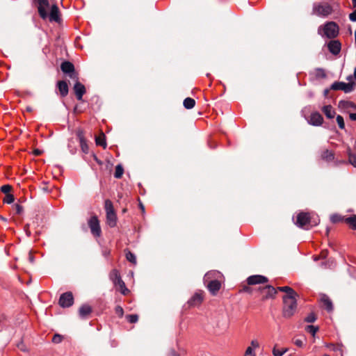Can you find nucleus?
Returning <instances> with one entry per match:
<instances>
[{
	"label": "nucleus",
	"instance_id": "obj_1",
	"mask_svg": "<svg viewBox=\"0 0 356 356\" xmlns=\"http://www.w3.org/2000/svg\"><path fill=\"white\" fill-rule=\"evenodd\" d=\"M296 298L297 297L282 298V315L284 318H291L295 314L297 309Z\"/></svg>",
	"mask_w": 356,
	"mask_h": 356
},
{
	"label": "nucleus",
	"instance_id": "obj_2",
	"mask_svg": "<svg viewBox=\"0 0 356 356\" xmlns=\"http://www.w3.org/2000/svg\"><path fill=\"white\" fill-rule=\"evenodd\" d=\"M104 209L106 214V222L111 227H114L117 225V215L113 208L112 202L110 200H106L104 202Z\"/></svg>",
	"mask_w": 356,
	"mask_h": 356
},
{
	"label": "nucleus",
	"instance_id": "obj_3",
	"mask_svg": "<svg viewBox=\"0 0 356 356\" xmlns=\"http://www.w3.org/2000/svg\"><path fill=\"white\" fill-rule=\"evenodd\" d=\"M109 276L114 285L119 287V291L122 294L126 296L130 292V291L126 287L125 283L122 280L120 273L117 269L112 270Z\"/></svg>",
	"mask_w": 356,
	"mask_h": 356
},
{
	"label": "nucleus",
	"instance_id": "obj_4",
	"mask_svg": "<svg viewBox=\"0 0 356 356\" xmlns=\"http://www.w3.org/2000/svg\"><path fill=\"white\" fill-rule=\"evenodd\" d=\"M333 11L332 7L328 3H316L313 6V14L321 17H327Z\"/></svg>",
	"mask_w": 356,
	"mask_h": 356
},
{
	"label": "nucleus",
	"instance_id": "obj_5",
	"mask_svg": "<svg viewBox=\"0 0 356 356\" xmlns=\"http://www.w3.org/2000/svg\"><path fill=\"white\" fill-rule=\"evenodd\" d=\"M257 291L260 293L262 301H266L270 298L274 299L277 294L276 289L271 285L259 287Z\"/></svg>",
	"mask_w": 356,
	"mask_h": 356
},
{
	"label": "nucleus",
	"instance_id": "obj_6",
	"mask_svg": "<svg viewBox=\"0 0 356 356\" xmlns=\"http://www.w3.org/2000/svg\"><path fill=\"white\" fill-rule=\"evenodd\" d=\"M323 30L327 38L333 39L339 35V27L336 22H329L325 24Z\"/></svg>",
	"mask_w": 356,
	"mask_h": 356
},
{
	"label": "nucleus",
	"instance_id": "obj_7",
	"mask_svg": "<svg viewBox=\"0 0 356 356\" xmlns=\"http://www.w3.org/2000/svg\"><path fill=\"white\" fill-rule=\"evenodd\" d=\"M60 69L64 74H68L69 77L73 80L79 79L78 73L75 72L74 65L72 63L65 60L60 65Z\"/></svg>",
	"mask_w": 356,
	"mask_h": 356
},
{
	"label": "nucleus",
	"instance_id": "obj_8",
	"mask_svg": "<svg viewBox=\"0 0 356 356\" xmlns=\"http://www.w3.org/2000/svg\"><path fill=\"white\" fill-rule=\"evenodd\" d=\"M355 87V83L354 82L345 83L341 81H335L331 85L330 89L332 90H342L346 93H348L353 91Z\"/></svg>",
	"mask_w": 356,
	"mask_h": 356
},
{
	"label": "nucleus",
	"instance_id": "obj_9",
	"mask_svg": "<svg viewBox=\"0 0 356 356\" xmlns=\"http://www.w3.org/2000/svg\"><path fill=\"white\" fill-rule=\"evenodd\" d=\"M88 224L91 234L95 237H99L102 234V229L97 216H92L90 217V218L88 220Z\"/></svg>",
	"mask_w": 356,
	"mask_h": 356
},
{
	"label": "nucleus",
	"instance_id": "obj_10",
	"mask_svg": "<svg viewBox=\"0 0 356 356\" xmlns=\"http://www.w3.org/2000/svg\"><path fill=\"white\" fill-rule=\"evenodd\" d=\"M311 222L312 221L309 213L302 211L297 215L295 224L300 228L308 229L309 228L305 227V226L309 225Z\"/></svg>",
	"mask_w": 356,
	"mask_h": 356
},
{
	"label": "nucleus",
	"instance_id": "obj_11",
	"mask_svg": "<svg viewBox=\"0 0 356 356\" xmlns=\"http://www.w3.org/2000/svg\"><path fill=\"white\" fill-rule=\"evenodd\" d=\"M37 5L38 12L40 17L42 19H45L48 17V13L47 9L49 7V3L48 0H34Z\"/></svg>",
	"mask_w": 356,
	"mask_h": 356
},
{
	"label": "nucleus",
	"instance_id": "obj_12",
	"mask_svg": "<svg viewBox=\"0 0 356 356\" xmlns=\"http://www.w3.org/2000/svg\"><path fill=\"white\" fill-rule=\"evenodd\" d=\"M58 303L59 305L63 308L71 307L74 303V297L72 293L68 291L61 294Z\"/></svg>",
	"mask_w": 356,
	"mask_h": 356
},
{
	"label": "nucleus",
	"instance_id": "obj_13",
	"mask_svg": "<svg viewBox=\"0 0 356 356\" xmlns=\"http://www.w3.org/2000/svg\"><path fill=\"white\" fill-rule=\"evenodd\" d=\"M328 50L334 56L338 55L341 49V43L338 40H332L327 43Z\"/></svg>",
	"mask_w": 356,
	"mask_h": 356
},
{
	"label": "nucleus",
	"instance_id": "obj_14",
	"mask_svg": "<svg viewBox=\"0 0 356 356\" xmlns=\"http://www.w3.org/2000/svg\"><path fill=\"white\" fill-rule=\"evenodd\" d=\"M76 83L73 87V90L74 92V94L76 95V97L78 100L81 101L82 100V97L83 95L86 93V88L85 86L79 81V79L75 80Z\"/></svg>",
	"mask_w": 356,
	"mask_h": 356
},
{
	"label": "nucleus",
	"instance_id": "obj_15",
	"mask_svg": "<svg viewBox=\"0 0 356 356\" xmlns=\"http://www.w3.org/2000/svg\"><path fill=\"white\" fill-rule=\"evenodd\" d=\"M268 281V280L266 277L260 275H251L247 279L248 285L266 283Z\"/></svg>",
	"mask_w": 356,
	"mask_h": 356
},
{
	"label": "nucleus",
	"instance_id": "obj_16",
	"mask_svg": "<svg viewBox=\"0 0 356 356\" xmlns=\"http://www.w3.org/2000/svg\"><path fill=\"white\" fill-rule=\"evenodd\" d=\"M50 22H56L59 23L61 21L60 10L57 5L54 4L51 7L49 15H48Z\"/></svg>",
	"mask_w": 356,
	"mask_h": 356
},
{
	"label": "nucleus",
	"instance_id": "obj_17",
	"mask_svg": "<svg viewBox=\"0 0 356 356\" xmlns=\"http://www.w3.org/2000/svg\"><path fill=\"white\" fill-rule=\"evenodd\" d=\"M323 118L318 112H314L311 114L308 120L309 124L313 126H320L323 124Z\"/></svg>",
	"mask_w": 356,
	"mask_h": 356
},
{
	"label": "nucleus",
	"instance_id": "obj_18",
	"mask_svg": "<svg viewBox=\"0 0 356 356\" xmlns=\"http://www.w3.org/2000/svg\"><path fill=\"white\" fill-rule=\"evenodd\" d=\"M92 312V307L88 304H84L79 309V316L82 319L87 318L89 317Z\"/></svg>",
	"mask_w": 356,
	"mask_h": 356
},
{
	"label": "nucleus",
	"instance_id": "obj_19",
	"mask_svg": "<svg viewBox=\"0 0 356 356\" xmlns=\"http://www.w3.org/2000/svg\"><path fill=\"white\" fill-rule=\"evenodd\" d=\"M56 86L61 97H65L68 95L69 87L65 81H58L56 83Z\"/></svg>",
	"mask_w": 356,
	"mask_h": 356
},
{
	"label": "nucleus",
	"instance_id": "obj_20",
	"mask_svg": "<svg viewBox=\"0 0 356 356\" xmlns=\"http://www.w3.org/2000/svg\"><path fill=\"white\" fill-rule=\"evenodd\" d=\"M203 300L202 292L195 293L188 301L189 307H195L200 305Z\"/></svg>",
	"mask_w": 356,
	"mask_h": 356
},
{
	"label": "nucleus",
	"instance_id": "obj_21",
	"mask_svg": "<svg viewBox=\"0 0 356 356\" xmlns=\"http://www.w3.org/2000/svg\"><path fill=\"white\" fill-rule=\"evenodd\" d=\"M221 287V283L218 280H211L209 282L207 288L212 295H216Z\"/></svg>",
	"mask_w": 356,
	"mask_h": 356
},
{
	"label": "nucleus",
	"instance_id": "obj_22",
	"mask_svg": "<svg viewBox=\"0 0 356 356\" xmlns=\"http://www.w3.org/2000/svg\"><path fill=\"white\" fill-rule=\"evenodd\" d=\"M276 290L277 291H280L286 293V294L282 298L298 297V294L289 286H279L276 289Z\"/></svg>",
	"mask_w": 356,
	"mask_h": 356
},
{
	"label": "nucleus",
	"instance_id": "obj_23",
	"mask_svg": "<svg viewBox=\"0 0 356 356\" xmlns=\"http://www.w3.org/2000/svg\"><path fill=\"white\" fill-rule=\"evenodd\" d=\"M321 301L323 304L324 307L328 311L331 312L333 309V305L329 297L323 294L321 298Z\"/></svg>",
	"mask_w": 356,
	"mask_h": 356
},
{
	"label": "nucleus",
	"instance_id": "obj_24",
	"mask_svg": "<svg viewBox=\"0 0 356 356\" xmlns=\"http://www.w3.org/2000/svg\"><path fill=\"white\" fill-rule=\"evenodd\" d=\"M339 107L341 109H348L351 108L356 110V104L350 101L341 100L339 102Z\"/></svg>",
	"mask_w": 356,
	"mask_h": 356
},
{
	"label": "nucleus",
	"instance_id": "obj_25",
	"mask_svg": "<svg viewBox=\"0 0 356 356\" xmlns=\"http://www.w3.org/2000/svg\"><path fill=\"white\" fill-rule=\"evenodd\" d=\"M322 111L324 113L325 116L329 119H332L334 117L335 112L333 110L332 106L331 105L324 106L322 108Z\"/></svg>",
	"mask_w": 356,
	"mask_h": 356
},
{
	"label": "nucleus",
	"instance_id": "obj_26",
	"mask_svg": "<svg viewBox=\"0 0 356 356\" xmlns=\"http://www.w3.org/2000/svg\"><path fill=\"white\" fill-rule=\"evenodd\" d=\"M95 143L97 145L102 146L104 149H106L107 145L106 143V136L104 133H102L99 136H96Z\"/></svg>",
	"mask_w": 356,
	"mask_h": 356
},
{
	"label": "nucleus",
	"instance_id": "obj_27",
	"mask_svg": "<svg viewBox=\"0 0 356 356\" xmlns=\"http://www.w3.org/2000/svg\"><path fill=\"white\" fill-rule=\"evenodd\" d=\"M322 159L326 161H331L334 160V153L328 149H326L321 154Z\"/></svg>",
	"mask_w": 356,
	"mask_h": 356
},
{
	"label": "nucleus",
	"instance_id": "obj_28",
	"mask_svg": "<svg viewBox=\"0 0 356 356\" xmlns=\"http://www.w3.org/2000/svg\"><path fill=\"white\" fill-rule=\"evenodd\" d=\"M344 222L348 224L353 229H356V215L344 219Z\"/></svg>",
	"mask_w": 356,
	"mask_h": 356
},
{
	"label": "nucleus",
	"instance_id": "obj_29",
	"mask_svg": "<svg viewBox=\"0 0 356 356\" xmlns=\"http://www.w3.org/2000/svg\"><path fill=\"white\" fill-rule=\"evenodd\" d=\"M124 252H125L126 259L131 264L136 265L137 263L136 255L134 253H132L130 250H129L128 249L124 250Z\"/></svg>",
	"mask_w": 356,
	"mask_h": 356
},
{
	"label": "nucleus",
	"instance_id": "obj_30",
	"mask_svg": "<svg viewBox=\"0 0 356 356\" xmlns=\"http://www.w3.org/2000/svg\"><path fill=\"white\" fill-rule=\"evenodd\" d=\"M183 104L186 109H191L195 106V101L193 98L187 97L184 100Z\"/></svg>",
	"mask_w": 356,
	"mask_h": 356
},
{
	"label": "nucleus",
	"instance_id": "obj_31",
	"mask_svg": "<svg viewBox=\"0 0 356 356\" xmlns=\"http://www.w3.org/2000/svg\"><path fill=\"white\" fill-rule=\"evenodd\" d=\"M348 162L356 168V154H353L350 147L347 149Z\"/></svg>",
	"mask_w": 356,
	"mask_h": 356
},
{
	"label": "nucleus",
	"instance_id": "obj_32",
	"mask_svg": "<svg viewBox=\"0 0 356 356\" xmlns=\"http://www.w3.org/2000/svg\"><path fill=\"white\" fill-rule=\"evenodd\" d=\"M75 134H76V136L79 143L86 140V139L85 138V131H83V129H81L80 127L77 128L75 130Z\"/></svg>",
	"mask_w": 356,
	"mask_h": 356
},
{
	"label": "nucleus",
	"instance_id": "obj_33",
	"mask_svg": "<svg viewBox=\"0 0 356 356\" xmlns=\"http://www.w3.org/2000/svg\"><path fill=\"white\" fill-rule=\"evenodd\" d=\"M123 173H124L123 167L120 164L116 165L115 173H114V177L116 179H120L122 177Z\"/></svg>",
	"mask_w": 356,
	"mask_h": 356
},
{
	"label": "nucleus",
	"instance_id": "obj_34",
	"mask_svg": "<svg viewBox=\"0 0 356 356\" xmlns=\"http://www.w3.org/2000/svg\"><path fill=\"white\" fill-rule=\"evenodd\" d=\"M289 349L286 348L279 350L277 348V345H275L273 349V355L274 356H282Z\"/></svg>",
	"mask_w": 356,
	"mask_h": 356
},
{
	"label": "nucleus",
	"instance_id": "obj_35",
	"mask_svg": "<svg viewBox=\"0 0 356 356\" xmlns=\"http://www.w3.org/2000/svg\"><path fill=\"white\" fill-rule=\"evenodd\" d=\"M305 331L312 334V336H315V334L318 331L319 327L314 325H307L305 328Z\"/></svg>",
	"mask_w": 356,
	"mask_h": 356
},
{
	"label": "nucleus",
	"instance_id": "obj_36",
	"mask_svg": "<svg viewBox=\"0 0 356 356\" xmlns=\"http://www.w3.org/2000/svg\"><path fill=\"white\" fill-rule=\"evenodd\" d=\"M0 191L5 195L10 194V192L13 191V186L9 184L3 185L2 186H1Z\"/></svg>",
	"mask_w": 356,
	"mask_h": 356
},
{
	"label": "nucleus",
	"instance_id": "obj_37",
	"mask_svg": "<svg viewBox=\"0 0 356 356\" xmlns=\"http://www.w3.org/2000/svg\"><path fill=\"white\" fill-rule=\"evenodd\" d=\"M344 219L345 218H343L342 216L338 214H333L330 216V220L333 223L341 222L342 220H344Z\"/></svg>",
	"mask_w": 356,
	"mask_h": 356
},
{
	"label": "nucleus",
	"instance_id": "obj_38",
	"mask_svg": "<svg viewBox=\"0 0 356 356\" xmlns=\"http://www.w3.org/2000/svg\"><path fill=\"white\" fill-rule=\"evenodd\" d=\"M15 197L14 195L11 193L5 195L4 198L3 199V202L6 204H11L14 202Z\"/></svg>",
	"mask_w": 356,
	"mask_h": 356
},
{
	"label": "nucleus",
	"instance_id": "obj_39",
	"mask_svg": "<svg viewBox=\"0 0 356 356\" xmlns=\"http://www.w3.org/2000/svg\"><path fill=\"white\" fill-rule=\"evenodd\" d=\"M336 120H337V124L339 125V127L341 129H343L345 128V123H344L343 118L341 115H338L337 116Z\"/></svg>",
	"mask_w": 356,
	"mask_h": 356
},
{
	"label": "nucleus",
	"instance_id": "obj_40",
	"mask_svg": "<svg viewBox=\"0 0 356 356\" xmlns=\"http://www.w3.org/2000/svg\"><path fill=\"white\" fill-rule=\"evenodd\" d=\"M316 315L312 312L305 318V321L307 323H314L316 320Z\"/></svg>",
	"mask_w": 356,
	"mask_h": 356
},
{
	"label": "nucleus",
	"instance_id": "obj_41",
	"mask_svg": "<svg viewBox=\"0 0 356 356\" xmlns=\"http://www.w3.org/2000/svg\"><path fill=\"white\" fill-rule=\"evenodd\" d=\"M126 318L131 323H135L138 321V316L137 314H129Z\"/></svg>",
	"mask_w": 356,
	"mask_h": 356
},
{
	"label": "nucleus",
	"instance_id": "obj_42",
	"mask_svg": "<svg viewBox=\"0 0 356 356\" xmlns=\"http://www.w3.org/2000/svg\"><path fill=\"white\" fill-rule=\"evenodd\" d=\"M305 341H306L305 337H303L302 339H296L293 340L294 344L299 348L303 347Z\"/></svg>",
	"mask_w": 356,
	"mask_h": 356
},
{
	"label": "nucleus",
	"instance_id": "obj_43",
	"mask_svg": "<svg viewBox=\"0 0 356 356\" xmlns=\"http://www.w3.org/2000/svg\"><path fill=\"white\" fill-rule=\"evenodd\" d=\"M80 147H81V149L82 150V152L84 153V154H88V152H89V147H88V145L87 144V140H85V141H83V142H80Z\"/></svg>",
	"mask_w": 356,
	"mask_h": 356
},
{
	"label": "nucleus",
	"instance_id": "obj_44",
	"mask_svg": "<svg viewBox=\"0 0 356 356\" xmlns=\"http://www.w3.org/2000/svg\"><path fill=\"white\" fill-rule=\"evenodd\" d=\"M63 337L58 334H56L54 335L52 338V342L54 343H59L62 341Z\"/></svg>",
	"mask_w": 356,
	"mask_h": 356
},
{
	"label": "nucleus",
	"instance_id": "obj_45",
	"mask_svg": "<svg viewBox=\"0 0 356 356\" xmlns=\"http://www.w3.org/2000/svg\"><path fill=\"white\" fill-rule=\"evenodd\" d=\"M13 208L15 210L16 213L19 215L21 214L24 211L23 207L19 204H14Z\"/></svg>",
	"mask_w": 356,
	"mask_h": 356
},
{
	"label": "nucleus",
	"instance_id": "obj_46",
	"mask_svg": "<svg viewBox=\"0 0 356 356\" xmlns=\"http://www.w3.org/2000/svg\"><path fill=\"white\" fill-rule=\"evenodd\" d=\"M245 356H256V355L254 353L253 349L251 346H249L247 348L245 353Z\"/></svg>",
	"mask_w": 356,
	"mask_h": 356
},
{
	"label": "nucleus",
	"instance_id": "obj_47",
	"mask_svg": "<svg viewBox=\"0 0 356 356\" xmlns=\"http://www.w3.org/2000/svg\"><path fill=\"white\" fill-rule=\"evenodd\" d=\"M115 312L120 317H122L124 314V310L120 306H116L115 308Z\"/></svg>",
	"mask_w": 356,
	"mask_h": 356
},
{
	"label": "nucleus",
	"instance_id": "obj_48",
	"mask_svg": "<svg viewBox=\"0 0 356 356\" xmlns=\"http://www.w3.org/2000/svg\"><path fill=\"white\" fill-rule=\"evenodd\" d=\"M328 255V250H323L321 251L320 256L318 257H316L315 260L318 259L319 257L322 259H325Z\"/></svg>",
	"mask_w": 356,
	"mask_h": 356
},
{
	"label": "nucleus",
	"instance_id": "obj_49",
	"mask_svg": "<svg viewBox=\"0 0 356 356\" xmlns=\"http://www.w3.org/2000/svg\"><path fill=\"white\" fill-rule=\"evenodd\" d=\"M317 71H318L317 76L322 77V78H325L326 74H325V71L323 69H318Z\"/></svg>",
	"mask_w": 356,
	"mask_h": 356
},
{
	"label": "nucleus",
	"instance_id": "obj_50",
	"mask_svg": "<svg viewBox=\"0 0 356 356\" xmlns=\"http://www.w3.org/2000/svg\"><path fill=\"white\" fill-rule=\"evenodd\" d=\"M241 291L251 293L252 292V289L248 286H243Z\"/></svg>",
	"mask_w": 356,
	"mask_h": 356
},
{
	"label": "nucleus",
	"instance_id": "obj_51",
	"mask_svg": "<svg viewBox=\"0 0 356 356\" xmlns=\"http://www.w3.org/2000/svg\"><path fill=\"white\" fill-rule=\"evenodd\" d=\"M349 19L352 22H356V9L349 15Z\"/></svg>",
	"mask_w": 356,
	"mask_h": 356
},
{
	"label": "nucleus",
	"instance_id": "obj_52",
	"mask_svg": "<svg viewBox=\"0 0 356 356\" xmlns=\"http://www.w3.org/2000/svg\"><path fill=\"white\" fill-rule=\"evenodd\" d=\"M110 253H111V251L108 248H105L102 250V254H103V256H104L106 257H108L110 254Z\"/></svg>",
	"mask_w": 356,
	"mask_h": 356
},
{
	"label": "nucleus",
	"instance_id": "obj_53",
	"mask_svg": "<svg viewBox=\"0 0 356 356\" xmlns=\"http://www.w3.org/2000/svg\"><path fill=\"white\" fill-rule=\"evenodd\" d=\"M251 346H251L252 348L254 347V348H259V342L257 340H252L251 341Z\"/></svg>",
	"mask_w": 356,
	"mask_h": 356
},
{
	"label": "nucleus",
	"instance_id": "obj_54",
	"mask_svg": "<svg viewBox=\"0 0 356 356\" xmlns=\"http://www.w3.org/2000/svg\"><path fill=\"white\" fill-rule=\"evenodd\" d=\"M42 151L39 149H35L33 152L35 156H40L42 154Z\"/></svg>",
	"mask_w": 356,
	"mask_h": 356
},
{
	"label": "nucleus",
	"instance_id": "obj_55",
	"mask_svg": "<svg viewBox=\"0 0 356 356\" xmlns=\"http://www.w3.org/2000/svg\"><path fill=\"white\" fill-rule=\"evenodd\" d=\"M168 356H179V355L174 350H170L168 352Z\"/></svg>",
	"mask_w": 356,
	"mask_h": 356
},
{
	"label": "nucleus",
	"instance_id": "obj_56",
	"mask_svg": "<svg viewBox=\"0 0 356 356\" xmlns=\"http://www.w3.org/2000/svg\"><path fill=\"white\" fill-rule=\"evenodd\" d=\"M349 117L351 120H356V113H350Z\"/></svg>",
	"mask_w": 356,
	"mask_h": 356
},
{
	"label": "nucleus",
	"instance_id": "obj_57",
	"mask_svg": "<svg viewBox=\"0 0 356 356\" xmlns=\"http://www.w3.org/2000/svg\"><path fill=\"white\" fill-rule=\"evenodd\" d=\"M29 225L27 224L25 225V230H26V232L28 236H30L31 235V232L29 230Z\"/></svg>",
	"mask_w": 356,
	"mask_h": 356
},
{
	"label": "nucleus",
	"instance_id": "obj_58",
	"mask_svg": "<svg viewBox=\"0 0 356 356\" xmlns=\"http://www.w3.org/2000/svg\"><path fill=\"white\" fill-rule=\"evenodd\" d=\"M330 90H331L330 88H326V89L324 90L323 94H324L325 97H327L328 95L329 92H330Z\"/></svg>",
	"mask_w": 356,
	"mask_h": 356
},
{
	"label": "nucleus",
	"instance_id": "obj_59",
	"mask_svg": "<svg viewBox=\"0 0 356 356\" xmlns=\"http://www.w3.org/2000/svg\"><path fill=\"white\" fill-rule=\"evenodd\" d=\"M26 111L31 113V112H32L33 111V108L32 106H28L26 108Z\"/></svg>",
	"mask_w": 356,
	"mask_h": 356
},
{
	"label": "nucleus",
	"instance_id": "obj_60",
	"mask_svg": "<svg viewBox=\"0 0 356 356\" xmlns=\"http://www.w3.org/2000/svg\"><path fill=\"white\" fill-rule=\"evenodd\" d=\"M29 260L31 261V262L33 261V257L31 253L29 254Z\"/></svg>",
	"mask_w": 356,
	"mask_h": 356
},
{
	"label": "nucleus",
	"instance_id": "obj_61",
	"mask_svg": "<svg viewBox=\"0 0 356 356\" xmlns=\"http://www.w3.org/2000/svg\"><path fill=\"white\" fill-rule=\"evenodd\" d=\"M140 207L142 209L143 212H144L145 208H144V206L141 203L140 204Z\"/></svg>",
	"mask_w": 356,
	"mask_h": 356
},
{
	"label": "nucleus",
	"instance_id": "obj_62",
	"mask_svg": "<svg viewBox=\"0 0 356 356\" xmlns=\"http://www.w3.org/2000/svg\"><path fill=\"white\" fill-rule=\"evenodd\" d=\"M352 1H353V6L355 8L356 7V0H352Z\"/></svg>",
	"mask_w": 356,
	"mask_h": 356
},
{
	"label": "nucleus",
	"instance_id": "obj_63",
	"mask_svg": "<svg viewBox=\"0 0 356 356\" xmlns=\"http://www.w3.org/2000/svg\"><path fill=\"white\" fill-rule=\"evenodd\" d=\"M94 158L96 161H97L98 163H100V161L98 160V159L97 158V156L95 155L94 156Z\"/></svg>",
	"mask_w": 356,
	"mask_h": 356
},
{
	"label": "nucleus",
	"instance_id": "obj_64",
	"mask_svg": "<svg viewBox=\"0 0 356 356\" xmlns=\"http://www.w3.org/2000/svg\"><path fill=\"white\" fill-rule=\"evenodd\" d=\"M354 77L356 79V67L355 68V70H354Z\"/></svg>",
	"mask_w": 356,
	"mask_h": 356
}]
</instances>
